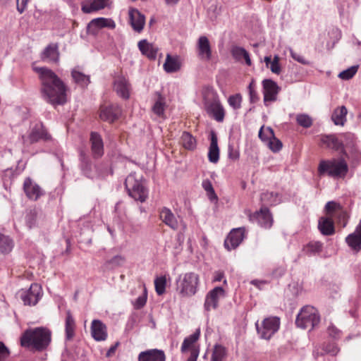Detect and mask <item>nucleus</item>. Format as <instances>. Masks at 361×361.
Masks as SVG:
<instances>
[{"instance_id": "1", "label": "nucleus", "mask_w": 361, "mask_h": 361, "mask_svg": "<svg viewBox=\"0 0 361 361\" xmlns=\"http://www.w3.org/2000/svg\"><path fill=\"white\" fill-rule=\"evenodd\" d=\"M40 82L42 98L48 104L56 106L67 102L68 85L50 68L34 67Z\"/></svg>"}, {"instance_id": "2", "label": "nucleus", "mask_w": 361, "mask_h": 361, "mask_svg": "<svg viewBox=\"0 0 361 361\" xmlns=\"http://www.w3.org/2000/svg\"><path fill=\"white\" fill-rule=\"evenodd\" d=\"M20 343L34 353L46 351L51 343V331L44 326L28 328L21 334Z\"/></svg>"}, {"instance_id": "3", "label": "nucleus", "mask_w": 361, "mask_h": 361, "mask_svg": "<svg viewBox=\"0 0 361 361\" xmlns=\"http://www.w3.org/2000/svg\"><path fill=\"white\" fill-rule=\"evenodd\" d=\"M349 171L344 158L322 159L319 161L317 173L319 176H327L334 179L344 178Z\"/></svg>"}, {"instance_id": "4", "label": "nucleus", "mask_w": 361, "mask_h": 361, "mask_svg": "<svg viewBox=\"0 0 361 361\" xmlns=\"http://www.w3.org/2000/svg\"><path fill=\"white\" fill-rule=\"evenodd\" d=\"M124 185L128 195L140 202H145L148 198L149 190L145 180L141 176L137 177L135 172L130 173L125 179Z\"/></svg>"}, {"instance_id": "5", "label": "nucleus", "mask_w": 361, "mask_h": 361, "mask_svg": "<svg viewBox=\"0 0 361 361\" xmlns=\"http://www.w3.org/2000/svg\"><path fill=\"white\" fill-rule=\"evenodd\" d=\"M199 282V276L194 272L179 275L176 279V290L183 298L191 297L197 293Z\"/></svg>"}, {"instance_id": "6", "label": "nucleus", "mask_w": 361, "mask_h": 361, "mask_svg": "<svg viewBox=\"0 0 361 361\" xmlns=\"http://www.w3.org/2000/svg\"><path fill=\"white\" fill-rule=\"evenodd\" d=\"M320 322V316L317 310L311 306L303 307L298 314L295 324L298 327L310 330L314 329Z\"/></svg>"}, {"instance_id": "7", "label": "nucleus", "mask_w": 361, "mask_h": 361, "mask_svg": "<svg viewBox=\"0 0 361 361\" xmlns=\"http://www.w3.org/2000/svg\"><path fill=\"white\" fill-rule=\"evenodd\" d=\"M280 319L278 317L265 318L259 325L256 322V329L259 337L262 339L270 340L280 328Z\"/></svg>"}, {"instance_id": "8", "label": "nucleus", "mask_w": 361, "mask_h": 361, "mask_svg": "<svg viewBox=\"0 0 361 361\" xmlns=\"http://www.w3.org/2000/svg\"><path fill=\"white\" fill-rule=\"evenodd\" d=\"M204 106L207 114L217 122H223L225 117V110L216 94L211 97L204 98Z\"/></svg>"}, {"instance_id": "9", "label": "nucleus", "mask_w": 361, "mask_h": 361, "mask_svg": "<svg viewBox=\"0 0 361 361\" xmlns=\"http://www.w3.org/2000/svg\"><path fill=\"white\" fill-rule=\"evenodd\" d=\"M250 219L257 222L260 227L265 229L271 228L274 223L272 214L266 207H261L259 210L255 212L250 216Z\"/></svg>"}, {"instance_id": "10", "label": "nucleus", "mask_w": 361, "mask_h": 361, "mask_svg": "<svg viewBox=\"0 0 361 361\" xmlns=\"http://www.w3.org/2000/svg\"><path fill=\"white\" fill-rule=\"evenodd\" d=\"M264 104L269 106V102H274L277 99V95L281 90L278 84L271 79H264L262 82Z\"/></svg>"}, {"instance_id": "11", "label": "nucleus", "mask_w": 361, "mask_h": 361, "mask_svg": "<svg viewBox=\"0 0 361 361\" xmlns=\"http://www.w3.org/2000/svg\"><path fill=\"white\" fill-rule=\"evenodd\" d=\"M122 114V109L117 104L102 105L99 108V118L101 120L109 123L117 121Z\"/></svg>"}, {"instance_id": "12", "label": "nucleus", "mask_w": 361, "mask_h": 361, "mask_svg": "<svg viewBox=\"0 0 361 361\" xmlns=\"http://www.w3.org/2000/svg\"><path fill=\"white\" fill-rule=\"evenodd\" d=\"M42 288L36 283L30 285L29 289L21 290L20 298L25 305H35L42 297Z\"/></svg>"}, {"instance_id": "13", "label": "nucleus", "mask_w": 361, "mask_h": 361, "mask_svg": "<svg viewBox=\"0 0 361 361\" xmlns=\"http://www.w3.org/2000/svg\"><path fill=\"white\" fill-rule=\"evenodd\" d=\"M23 190L27 198L31 201H37L45 195V191L30 177L25 178Z\"/></svg>"}, {"instance_id": "14", "label": "nucleus", "mask_w": 361, "mask_h": 361, "mask_svg": "<svg viewBox=\"0 0 361 361\" xmlns=\"http://www.w3.org/2000/svg\"><path fill=\"white\" fill-rule=\"evenodd\" d=\"M245 238V228H233L224 240V247L228 251L235 250L241 244Z\"/></svg>"}, {"instance_id": "15", "label": "nucleus", "mask_w": 361, "mask_h": 361, "mask_svg": "<svg viewBox=\"0 0 361 361\" xmlns=\"http://www.w3.org/2000/svg\"><path fill=\"white\" fill-rule=\"evenodd\" d=\"M225 290L221 286H216L209 290L205 296L204 309L209 312L212 309L216 310L219 307V300L221 297H224Z\"/></svg>"}, {"instance_id": "16", "label": "nucleus", "mask_w": 361, "mask_h": 361, "mask_svg": "<svg viewBox=\"0 0 361 361\" xmlns=\"http://www.w3.org/2000/svg\"><path fill=\"white\" fill-rule=\"evenodd\" d=\"M104 27L114 29L116 27V23L111 18L103 17L96 18L92 19L87 24V30L90 35H97L99 30Z\"/></svg>"}, {"instance_id": "17", "label": "nucleus", "mask_w": 361, "mask_h": 361, "mask_svg": "<svg viewBox=\"0 0 361 361\" xmlns=\"http://www.w3.org/2000/svg\"><path fill=\"white\" fill-rule=\"evenodd\" d=\"M40 59L44 62L58 63L60 59L59 44L49 43L40 53Z\"/></svg>"}, {"instance_id": "18", "label": "nucleus", "mask_w": 361, "mask_h": 361, "mask_svg": "<svg viewBox=\"0 0 361 361\" xmlns=\"http://www.w3.org/2000/svg\"><path fill=\"white\" fill-rule=\"evenodd\" d=\"M30 144L37 142L39 140L47 141L51 139V135L47 132L42 122H37L31 128L28 135Z\"/></svg>"}, {"instance_id": "19", "label": "nucleus", "mask_w": 361, "mask_h": 361, "mask_svg": "<svg viewBox=\"0 0 361 361\" xmlns=\"http://www.w3.org/2000/svg\"><path fill=\"white\" fill-rule=\"evenodd\" d=\"M92 155L94 159H100L104 154V142L97 132H91L90 137Z\"/></svg>"}, {"instance_id": "20", "label": "nucleus", "mask_w": 361, "mask_h": 361, "mask_svg": "<svg viewBox=\"0 0 361 361\" xmlns=\"http://www.w3.org/2000/svg\"><path fill=\"white\" fill-rule=\"evenodd\" d=\"M110 0H82L81 11L89 14L97 12L109 6Z\"/></svg>"}, {"instance_id": "21", "label": "nucleus", "mask_w": 361, "mask_h": 361, "mask_svg": "<svg viewBox=\"0 0 361 361\" xmlns=\"http://www.w3.org/2000/svg\"><path fill=\"white\" fill-rule=\"evenodd\" d=\"M197 51L198 57L205 61L212 59V52L210 42L206 36H200L197 43Z\"/></svg>"}, {"instance_id": "22", "label": "nucleus", "mask_w": 361, "mask_h": 361, "mask_svg": "<svg viewBox=\"0 0 361 361\" xmlns=\"http://www.w3.org/2000/svg\"><path fill=\"white\" fill-rule=\"evenodd\" d=\"M210 144L208 149V160L209 162L216 164L219 160L220 149L218 145V137L214 130L209 135Z\"/></svg>"}, {"instance_id": "23", "label": "nucleus", "mask_w": 361, "mask_h": 361, "mask_svg": "<svg viewBox=\"0 0 361 361\" xmlns=\"http://www.w3.org/2000/svg\"><path fill=\"white\" fill-rule=\"evenodd\" d=\"M91 335L96 341H104L107 338L106 325L99 319H94L91 324Z\"/></svg>"}, {"instance_id": "24", "label": "nucleus", "mask_w": 361, "mask_h": 361, "mask_svg": "<svg viewBox=\"0 0 361 361\" xmlns=\"http://www.w3.org/2000/svg\"><path fill=\"white\" fill-rule=\"evenodd\" d=\"M322 142L328 146L332 147L334 149L340 151L342 155L346 158L350 157L348 152H346L343 147V140L341 139L340 135L338 137L335 135H326L322 138Z\"/></svg>"}, {"instance_id": "25", "label": "nucleus", "mask_w": 361, "mask_h": 361, "mask_svg": "<svg viewBox=\"0 0 361 361\" xmlns=\"http://www.w3.org/2000/svg\"><path fill=\"white\" fill-rule=\"evenodd\" d=\"M159 219L162 222L173 231L178 228V221L172 211L166 207L161 209Z\"/></svg>"}, {"instance_id": "26", "label": "nucleus", "mask_w": 361, "mask_h": 361, "mask_svg": "<svg viewBox=\"0 0 361 361\" xmlns=\"http://www.w3.org/2000/svg\"><path fill=\"white\" fill-rule=\"evenodd\" d=\"M130 23L134 30L140 32L145 25V18L137 8H130L129 10Z\"/></svg>"}, {"instance_id": "27", "label": "nucleus", "mask_w": 361, "mask_h": 361, "mask_svg": "<svg viewBox=\"0 0 361 361\" xmlns=\"http://www.w3.org/2000/svg\"><path fill=\"white\" fill-rule=\"evenodd\" d=\"M138 361H166V355L162 350H147L139 354Z\"/></svg>"}, {"instance_id": "28", "label": "nucleus", "mask_w": 361, "mask_h": 361, "mask_svg": "<svg viewBox=\"0 0 361 361\" xmlns=\"http://www.w3.org/2000/svg\"><path fill=\"white\" fill-rule=\"evenodd\" d=\"M138 48L142 55L147 56L149 60L157 59L159 48L152 43H149L147 39H142L138 42Z\"/></svg>"}, {"instance_id": "29", "label": "nucleus", "mask_w": 361, "mask_h": 361, "mask_svg": "<svg viewBox=\"0 0 361 361\" xmlns=\"http://www.w3.org/2000/svg\"><path fill=\"white\" fill-rule=\"evenodd\" d=\"M114 90L117 94L124 100L130 97V84L124 78H119L114 82Z\"/></svg>"}, {"instance_id": "30", "label": "nucleus", "mask_w": 361, "mask_h": 361, "mask_svg": "<svg viewBox=\"0 0 361 361\" xmlns=\"http://www.w3.org/2000/svg\"><path fill=\"white\" fill-rule=\"evenodd\" d=\"M260 202L262 207L276 206L281 202V195L275 192H264L260 195Z\"/></svg>"}, {"instance_id": "31", "label": "nucleus", "mask_w": 361, "mask_h": 361, "mask_svg": "<svg viewBox=\"0 0 361 361\" xmlns=\"http://www.w3.org/2000/svg\"><path fill=\"white\" fill-rule=\"evenodd\" d=\"M231 54L236 61L242 62L244 59L247 66H250L252 65L250 54L245 48L234 45L231 49Z\"/></svg>"}, {"instance_id": "32", "label": "nucleus", "mask_w": 361, "mask_h": 361, "mask_svg": "<svg viewBox=\"0 0 361 361\" xmlns=\"http://www.w3.org/2000/svg\"><path fill=\"white\" fill-rule=\"evenodd\" d=\"M345 242L353 250H360L361 248V221L356 226L355 231L346 237Z\"/></svg>"}, {"instance_id": "33", "label": "nucleus", "mask_w": 361, "mask_h": 361, "mask_svg": "<svg viewBox=\"0 0 361 361\" xmlns=\"http://www.w3.org/2000/svg\"><path fill=\"white\" fill-rule=\"evenodd\" d=\"M318 229L323 235H332L335 233L334 222L329 217L322 216L319 219Z\"/></svg>"}, {"instance_id": "34", "label": "nucleus", "mask_w": 361, "mask_h": 361, "mask_svg": "<svg viewBox=\"0 0 361 361\" xmlns=\"http://www.w3.org/2000/svg\"><path fill=\"white\" fill-rule=\"evenodd\" d=\"M80 168L82 173L90 178L92 173V164L90 157L84 152L80 151L79 154Z\"/></svg>"}, {"instance_id": "35", "label": "nucleus", "mask_w": 361, "mask_h": 361, "mask_svg": "<svg viewBox=\"0 0 361 361\" xmlns=\"http://www.w3.org/2000/svg\"><path fill=\"white\" fill-rule=\"evenodd\" d=\"M156 94L157 97L152 107V111L158 117L165 118L166 99L160 92Z\"/></svg>"}, {"instance_id": "36", "label": "nucleus", "mask_w": 361, "mask_h": 361, "mask_svg": "<svg viewBox=\"0 0 361 361\" xmlns=\"http://www.w3.org/2000/svg\"><path fill=\"white\" fill-rule=\"evenodd\" d=\"M75 322L70 310L67 311L65 321L66 339L72 340L75 335Z\"/></svg>"}, {"instance_id": "37", "label": "nucleus", "mask_w": 361, "mask_h": 361, "mask_svg": "<svg viewBox=\"0 0 361 361\" xmlns=\"http://www.w3.org/2000/svg\"><path fill=\"white\" fill-rule=\"evenodd\" d=\"M180 142L182 146L187 150L193 151L197 147L195 137L188 131L183 132L180 136Z\"/></svg>"}, {"instance_id": "38", "label": "nucleus", "mask_w": 361, "mask_h": 361, "mask_svg": "<svg viewBox=\"0 0 361 361\" xmlns=\"http://www.w3.org/2000/svg\"><path fill=\"white\" fill-rule=\"evenodd\" d=\"M200 336V329H197L196 331L194 332L192 334L185 338L180 348L181 353H184L189 349L191 351L192 347H197L196 345H195V343L199 339Z\"/></svg>"}, {"instance_id": "39", "label": "nucleus", "mask_w": 361, "mask_h": 361, "mask_svg": "<svg viewBox=\"0 0 361 361\" xmlns=\"http://www.w3.org/2000/svg\"><path fill=\"white\" fill-rule=\"evenodd\" d=\"M348 111L345 106H341L336 108L331 116V119L334 121L335 125H341L343 126L344 123L346 121V115Z\"/></svg>"}, {"instance_id": "40", "label": "nucleus", "mask_w": 361, "mask_h": 361, "mask_svg": "<svg viewBox=\"0 0 361 361\" xmlns=\"http://www.w3.org/2000/svg\"><path fill=\"white\" fill-rule=\"evenodd\" d=\"M180 68V64L177 58L166 55V61L164 64V69L166 73H175Z\"/></svg>"}, {"instance_id": "41", "label": "nucleus", "mask_w": 361, "mask_h": 361, "mask_svg": "<svg viewBox=\"0 0 361 361\" xmlns=\"http://www.w3.org/2000/svg\"><path fill=\"white\" fill-rule=\"evenodd\" d=\"M71 76L73 81L82 88L87 87L90 82V76L80 71L73 70L71 71Z\"/></svg>"}, {"instance_id": "42", "label": "nucleus", "mask_w": 361, "mask_h": 361, "mask_svg": "<svg viewBox=\"0 0 361 361\" xmlns=\"http://www.w3.org/2000/svg\"><path fill=\"white\" fill-rule=\"evenodd\" d=\"M323 244L319 241H312L305 245L302 252L309 256L319 253L322 250Z\"/></svg>"}, {"instance_id": "43", "label": "nucleus", "mask_w": 361, "mask_h": 361, "mask_svg": "<svg viewBox=\"0 0 361 361\" xmlns=\"http://www.w3.org/2000/svg\"><path fill=\"white\" fill-rule=\"evenodd\" d=\"M125 262L126 258L122 255H118L106 260L104 263V266L106 269H114L123 266Z\"/></svg>"}, {"instance_id": "44", "label": "nucleus", "mask_w": 361, "mask_h": 361, "mask_svg": "<svg viewBox=\"0 0 361 361\" xmlns=\"http://www.w3.org/2000/svg\"><path fill=\"white\" fill-rule=\"evenodd\" d=\"M38 212L36 209L27 210L25 214V223L27 226L31 229L37 225Z\"/></svg>"}, {"instance_id": "45", "label": "nucleus", "mask_w": 361, "mask_h": 361, "mask_svg": "<svg viewBox=\"0 0 361 361\" xmlns=\"http://www.w3.org/2000/svg\"><path fill=\"white\" fill-rule=\"evenodd\" d=\"M202 186L204 190L207 192V195L208 198L212 202L214 200H217L218 197L214 191L212 183L210 180L205 179L202 180Z\"/></svg>"}, {"instance_id": "46", "label": "nucleus", "mask_w": 361, "mask_h": 361, "mask_svg": "<svg viewBox=\"0 0 361 361\" xmlns=\"http://www.w3.org/2000/svg\"><path fill=\"white\" fill-rule=\"evenodd\" d=\"M275 137V134L274 130L271 127H267L266 128L264 126H262L259 131V139L265 142L266 144L273 137Z\"/></svg>"}, {"instance_id": "47", "label": "nucleus", "mask_w": 361, "mask_h": 361, "mask_svg": "<svg viewBox=\"0 0 361 361\" xmlns=\"http://www.w3.org/2000/svg\"><path fill=\"white\" fill-rule=\"evenodd\" d=\"M166 279L165 276L157 277L154 280L155 290L158 295H163L166 291Z\"/></svg>"}, {"instance_id": "48", "label": "nucleus", "mask_w": 361, "mask_h": 361, "mask_svg": "<svg viewBox=\"0 0 361 361\" xmlns=\"http://www.w3.org/2000/svg\"><path fill=\"white\" fill-rule=\"evenodd\" d=\"M13 240L8 236L1 235V253H9L13 248Z\"/></svg>"}, {"instance_id": "49", "label": "nucleus", "mask_w": 361, "mask_h": 361, "mask_svg": "<svg viewBox=\"0 0 361 361\" xmlns=\"http://www.w3.org/2000/svg\"><path fill=\"white\" fill-rule=\"evenodd\" d=\"M226 348L221 345H215L212 355V361H222L226 356Z\"/></svg>"}, {"instance_id": "50", "label": "nucleus", "mask_w": 361, "mask_h": 361, "mask_svg": "<svg viewBox=\"0 0 361 361\" xmlns=\"http://www.w3.org/2000/svg\"><path fill=\"white\" fill-rule=\"evenodd\" d=\"M296 121L299 126L305 128H310L313 123L312 118L306 114H298L296 116Z\"/></svg>"}, {"instance_id": "51", "label": "nucleus", "mask_w": 361, "mask_h": 361, "mask_svg": "<svg viewBox=\"0 0 361 361\" xmlns=\"http://www.w3.org/2000/svg\"><path fill=\"white\" fill-rule=\"evenodd\" d=\"M228 158L233 161H238L240 158L239 148L235 146L233 142H229L228 145Z\"/></svg>"}, {"instance_id": "52", "label": "nucleus", "mask_w": 361, "mask_h": 361, "mask_svg": "<svg viewBox=\"0 0 361 361\" xmlns=\"http://www.w3.org/2000/svg\"><path fill=\"white\" fill-rule=\"evenodd\" d=\"M322 349L326 353L331 355H336L339 352V348L334 341L324 342L323 343Z\"/></svg>"}, {"instance_id": "53", "label": "nucleus", "mask_w": 361, "mask_h": 361, "mask_svg": "<svg viewBox=\"0 0 361 361\" xmlns=\"http://www.w3.org/2000/svg\"><path fill=\"white\" fill-rule=\"evenodd\" d=\"M242 96L238 93L231 95L228 99V104L235 110H238L241 107Z\"/></svg>"}, {"instance_id": "54", "label": "nucleus", "mask_w": 361, "mask_h": 361, "mask_svg": "<svg viewBox=\"0 0 361 361\" xmlns=\"http://www.w3.org/2000/svg\"><path fill=\"white\" fill-rule=\"evenodd\" d=\"M255 87V82L254 80H252V81L250 82L248 85L249 100L251 104H255L259 99L258 93L256 91Z\"/></svg>"}, {"instance_id": "55", "label": "nucleus", "mask_w": 361, "mask_h": 361, "mask_svg": "<svg viewBox=\"0 0 361 361\" xmlns=\"http://www.w3.org/2000/svg\"><path fill=\"white\" fill-rule=\"evenodd\" d=\"M357 69H358L357 66H353L347 68L346 70L341 71L338 74V77L341 79L345 80L351 79L356 74Z\"/></svg>"}, {"instance_id": "56", "label": "nucleus", "mask_w": 361, "mask_h": 361, "mask_svg": "<svg viewBox=\"0 0 361 361\" xmlns=\"http://www.w3.org/2000/svg\"><path fill=\"white\" fill-rule=\"evenodd\" d=\"M341 139L343 140V147L348 151V149L355 143V135L350 133H346L340 135Z\"/></svg>"}, {"instance_id": "57", "label": "nucleus", "mask_w": 361, "mask_h": 361, "mask_svg": "<svg viewBox=\"0 0 361 361\" xmlns=\"http://www.w3.org/2000/svg\"><path fill=\"white\" fill-rule=\"evenodd\" d=\"M267 145L273 152H279L283 147L282 142L276 137L271 138Z\"/></svg>"}, {"instance_id": "58", "label": "nucleus", "mask_w": 361, "mask_h": 361, "mask_svg": "<svg viewBox=\"0 0 361 361\" xmlns=\"http://www.w3.org/2000/svg\"><path fill=\"white\" fill-rule=\"evenodd\" d=\"M147 297L146 292L142 295H140L133 303L135 309L140 310L142 308L147 302Z\"/></svg>"}, {"instance_id": "59", "label": "nucleus", "mask_w": 361, "mask_h": 361, "mask_svg": "<svg viewBox=\"0 0 361 361\" xmlns=\"http://www.w3.org/2000/svg\"><path fill=\"white\" fill-rule=\"evenodd\" d=\"M290 56L298 63L302 64V65H310V61L305 59L303 56L300 55V54H298L295 52L293 50H290Z\"/></svg>"}, {"instance_id": "60", "label": "nucleus", "mask_w": 361, "mask_h": 361, "mask_svg": "<svg viewBox=\"0 0 361 361\" xmlns=\"http://www.w3.org/2000/svg\"><path fill=\"white\" fill-rule=\"evenodd\" d=\"M269 68L271 69V71L273 73H275L277 75L280 74V73L281 71V66L279 64V58L277 55H276L274 56V60L271 63Z\"/></svg>"}, {"instance_id": "61", "label": "nucleus", "mask_w": 361, "mask_h": 361, "mask_svg": "<svg viewBox=\"0 0 361 361\" xmlns=\"http://www.w3.org/2000/svg\"><path fill=\"white\" fill-rule=\"evenodd\" d=\"M327 332L329 336L335 340L339 339L341 335V331L333 324L328 327Z\"/></svg>"}, {"instance_id": "62", "label": "nucleus", "mask_w": 361, "mask_h": 361, "mask_svg": "<svg viewBox=\"0 0 361 361\" xmlns=\"http://www.w3.org/2000/svg\"><path fill=\"white\" fill-rule=\"evenodd\" d=\"M348 149H350V154L353 159L357 161H359L361 159V153L355 143L350 146Z\"/></svg>"}, {"instance_id": "63", "label": "nucleus", "mask_w": 361, "mask_h": 361, "mask_svg": "<svg viewBox=\"0 0 361 361\" xmlns=\"http://www.w3.org/2000/svg\"><path fill=\"white\" fill-rule=\"evenodd\" d=\"M200 353V348L199 347H192L191 352L190 353V356L188 358L187 361H197V359L199 356Z\"/></svg>"}, {"instance_id": "64", "label": "nucleus", "mask_w": 361, "mask_h": 361, "mask_svg": "<svg viewBox=\"0 0 361 361\" xmlns=\"http://www.w3.org/2000/svg\"><path fill=\"white\" fill-rule=\"evenodd\" d=\"M17 10L20 13H23L27 8L28 0H16Z\"/></svg>"}]
</instances>
